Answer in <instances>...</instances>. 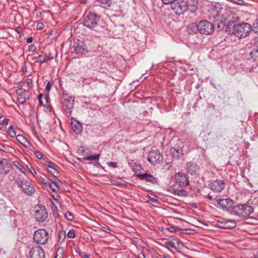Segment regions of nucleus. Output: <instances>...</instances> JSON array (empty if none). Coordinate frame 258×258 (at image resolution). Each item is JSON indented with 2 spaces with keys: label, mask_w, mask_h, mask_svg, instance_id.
<instances>
[{
  "label": "nucleus",
  "mask_w": 258,
  "mask_h": 258,
  "mask_svg": "<svg viewBox=\"0 0 258 258\" xmlns=\"http://www.w3.org/2000/svg\"><path fill=\"white\" fill-rule=\"evenodd\" d=\"M251 31V27L247 23L237 24L235 26L232 33L239 38H245L249 35Z\"/></svg>",
  "instance_id": "1"
},
{
  "label": "nucleus",
  "mask_w": 258,
  "mask_h": 258,
  "mask_svg": "<svg viewBox=\"0 0 258 258\" xmlns=\"http://www.w3.org/2000/svg\"><path fill=\"white\" fill-rule=\"evenodd\" d=\"M191 27L194 29L196 27L199 33L204 35H210L213 33L214 31V25L206 20L201 21L196 25L192 24Z\"/></svg>",
  "instance_id": "2"
},
{
  "label": "nucleus",
  "mask_w": 258,
  "mask_h": 258,
  "mask_svg": "<svg viewBox=\"0 0 258 258\" xmlns=\"http://www.w3.org/2000/svg\"><path fill=\"white\" fill-rule=\"evenodd\" d=\"M100 19L99 15L94 12H90L84 17V25L85 27L91 29H95L98 25V21Z\"/></svg>",
  "instance_id": "3"
},
{
  "label": "nucleus",
  "mask_w": 258,
  "mask_h": 258,
  "mask_svg": "<svg viewBox=\"0 0 258 258\" xmlns=\"http://www.w3.org/2000/svg\"><path fill=\"white\" fill-rule=\"evenodd\" d=\"M232 209L234 214L243 217H248L253 212V208L246 204L236 205L233 207Z\"/></svg>",
  "instance_id": "4"
},
{
  "label": "nucleus",
  "mask_w": 258,
  "mask_h": 258,
  "mask_svg": "<svg viewBox=\"0 0 258 258\" xmlns=\"http://www.w3.org/2000/svg\"><path fill=\"white\" fill-rule=\"evenodd\" d=\"M48 239V233L43 229H39L36 230L33 235L34 241L38 244L44 245L46 244Z\"/></svg>",
  "instance_id": "5"
},
{
  "label": "nucleus",
  "mask_w": 258,
  "mask_h": 258,
  "mask_svg": "<svg viewBox=\"0 0 258 258\" xmlns=\"http://www.w3.org/2000/svg\"><path fill=\"white\" fill-rule=\"evenodd\" d=\"M170 6L172 11L178 15L185 12L188 7L187 3L184 0H175Z\"/></svg>",
  "instance_id": "6"
},
{
  "label": "nucleus",
  "mask_w": 258,
  "mask_h": 258,
  "mask_svg": "<svg viewBox=\"0 0 258 258\" xmlns=\"http://www.w3.org/2000/svg\"><path fill=\"white\" fill-rule=\"evenodd\" d=\"M18 186L27 196H31L35 192V188L33 184L27 180H23L22 182H18Z\"/></svg>",
  "instance_id": "7"
},
{
  "label": "nucleus",
  "mask_w": 258,
  "mask_h": 258,
  "mask_svg": "<svg viewBox=\"0 0 258 258\" xmlns=\"http://www.w3.org/2000/svg\"><path fill=\"white\" fill-rule=\"evenodd\" d=\"M44 250L39 246H33L30 248L28 258H45Z\"/></svg>",
  "instance_id": "8"
},
{
  "label": "nucleus",
  "mask_w": 258,
  "mask_h": 258,
  "mask_svg": "<svg viewBox=\"0 0 258 258\" xmlns=\"http://www.w3.org/2000/svg\"><path fill=\"white\" fill-rule=\"evenodd\" d=\"M35 217L37 221L44 222L47 218V212L44 206H39L35 208Z\"/></svg>",
  "instance_id": "9"
},
{
  "label": "nucleus",
  "mask_w": 258,
  "mask_h": 258,
  "mask_svg": "<svg viewBox=\"0 0 258 258\" xmlns=\"http://www.w3.org/2000/svg\"><path fill=\"white\" fill-rule=\"evenodd\" d=\"M210 18H213L215 22H219L223 24V25L227 24L226 21L228 19V18L225 17L223 14H222L221 11L218 12L216 9H213L212 10Z\"/></svg>",
  "instance_id": "10"
},
{
  "label": "nucleus",
  "mask_w": 258,
  "mask_h": 258,
  "mask_svg": "<svg viewBox=\"0 0 258 258\" xmlns=\"http://www.w3.org/2000/svg\"><path fill=\"white\" fill-rule=\"evenodd\" d=\"M225 184L223 180L217 179L211 181L209 186L215 192H220L225 188Z\"/></svg>",
  "instance_id": "11"
},
{
  "label": "nucleus",
  "mask_w": 258,
  "mask_h": 258,
  "mask_svg": "<svg viewBox=\"0 0 258 258\" xmlns=\"http://www.w3.org/2000/svg\"><path fill=\"white\" fill-rule=\"evenodd\" d=\"M176 183L181 187L187 186L189 184V180L187 175L178 172L175 175Z\"/></svg>",
  "instance_id": "12"
},
{
  "label": "nucleus",
  "mask_w": 258,
  "mask_h": 258,
  "mask_svg": "<svg viewBox=\"0 0 258 258\" xmlns=\"http://www.w3.org/2000/svg\"><path fill=\"white\" fill-rule=\"evenodd\" d=\"M16 94L18 96L17 100L19 103L23 104L27 100L29 99L31 93L22 88H19L16 90Z\"/></svg>",
  "instance_id": "13"
},
{
  "label": "nucleus",
  "mask_w": 258,
  "mask_h": 258,
  "mask_svg": "<svg viewBox=\"0 0 258 258\" xmlns=\"http://www.w3.org/2000/svg\"><path fill=\"white\" fill-rule=\"evenodd\" d=\"M12 168V164L8 159H3L0 161V174L1 175L8 174Z\"/></svg>",
  "instance_id": "14"
},
{
  "label": "nucleus",
  "mask_w": 258,
  "mask_h": 258,
  "mask_svg": "<svg viewBox=\"0 0 258 258\" xmlns=\"http://www.w3.org/2000/svg\"><path fill=\"white\" fill-rule=\"evenodd\" d=\"M185 168L188 173L191 175L198 174L200 171V166L193 161L187 162Z\"/></svg>",
  "instance_id": "15"
},
{
  "label": "nucleus",
  "mask_w": 258,
  "mask_h": 258,
  "mask_svg": "<svg viewBox=\"0 0 258 258\" xmlns=\"http://www.w3.org/2000/svg\"><path fill=\"white\" fill-rule=\"evenodd\" d=\"M74 98L71 97L70 98H66L62 103V107L67 113L71 114L74 107Z\"/></svg>",
  "instance_id": "16"
},
{
  "label": "nucleus",
  "mask_w": 258,
  "mask_h": 258,
  "mask_svg": "<svg viewBox=\"0 0 258 258\" xmlns=\"http://www.w3.org/2000/svg\"><path fill=\"white\" fill-rule=\"evenodd\" d=\"M217 204L222 209L229 211L233 207V202L230 199H223L217 200Z\"/></svg>",
  "instance_id": "17"
},
{
  "label": "nucleus",
  "mask_w": 258,
  "mask_h": 258,
  "mask_svg": "<svg viewBox=\"0 0 258 258\" xmlns=\"http://www.w3.org/2000/svg\"><path fill=\"white\" fill-rule=\"evenodd\" d=\"M72 51L79 55H82L87 49V46L84 44L75 43L71 47Z\"/></svg>",
  "instance_id": "18"
},
{
  "label": "nucleus",
  "mask_w": 258,
  "mask_h": 258,
  "mask_svg": "<svg viewBox=\"0 0 258 258\" xmlns=\"http://www.w3.org/2000/svg\"><path fill=\"white\" fill-rule=\"evenodd\" d=\"M160 154L156 151L149 152L148 156V161L152 164L160 163Z\"/></svg>",
  "instance_id": "19"
},
{
  "label": "nucleus",
  "mask_w": 258,
  "mask_h": 258,
  "mask_svg": "<svg viewBox=\"0 0 258 258\" xmlns=\"http://www.w3.org/2000/svg\"><path fill=\"white\" fill-rule=\"evenodd\" d=\"M237 22H238L237 19L234 18V17H232L231 18L230 17H229L226 21L227 24H224L223 26L226 27L225 31L226 32L230 33L231 30L230 29L231 28H232L233 30L235 26L237 25Z\"/></svg>",
  "instance_id": "20"
},
{
  "label": "nucleus",
  "mask_w": 258,
  "mask_h": 258,
  "mask_svg": "<svg viewBox=\"0 0 258 258\" xmlns=\"http://www.w3.org/2000/svg\"><path fill=\"white\" fill-rule=\"evenodd\" d=\"M45 164L47 166L48 171L51 173L52 175L54 177H57L58 175V172L55 168L56 166L54 163L48 161Z\"/></svg>",
  "instance_id": "21"
},
{
  "label": "nucleus",
  "mask_w": 258,
  "mask_h": 258,
  "mask_svg": "<svg viewBox=\"0 0 258 258\" xmlns=\"http://www.w3.org/2000/svg\"><path fill=\"white\" fill-rule=\"evenodd\" d=\"M137 177L141 180H145L146 181L151 183H154L156 181V178L153 176L147 173L137 174Z\"/></svg>",
  "instance_id": "22"
},
{
  "label": "nucleus",
  "mask_w": 258,
  "mask_h": 258,
  "mask_svg": "<svg viewBox=\"0 0 258 258\" xmlns=\"http://www.w3.org/2000/svg\"><path fill=\"white\" fill-rule=\"evenodd\" d=\"M236 226V223L234 220H227L225 222H221L219 224V226L222 228H229L231 229L235 228Z\"/></svg>",
  "instance_id": "23"
},
{
  "label": "nucleus",
  "mask_w": 258,
  "mask_h": 258,
  "mask_svg": "<svg viewBox=\"0 0 258 258\" xmlns=\"http://www.w3.org/2000/svg\"><path fill=\"white\" fill-rule=\"evenodd\" d=\"M250 59L258 66V48H252L249 53Z\"/></svg>",
  "instance_id": "24"
},
{
  "label": "nucleus",
  "mask_w": 258,
  "mask_h": 258,
  "mask_svg": "<svg viewBox=\"0 0 258 258\" xmlns=\"http://www.w3.org/2000/svg\"><path fill=\"white\" fill-rule=\"evenodd\" d=\"M182 151V149L180 148H172L170 149L171 155L172 156V158L177 159L181 155H183Z\"/></svg>",
  "instance_id": "25"
},
{
  "label": "nucleus",
  "mask_w": 258,
  "mask_h": 258,
  "mask_svg": "<svg viewBox=\"0 0 258 258\" xmlns=\"http://www.w3.org/2000/svg\"><path fill=\"white\" fill-rule=\"evenodd\" d=\"M71 126L73 130L77 133H79L82 131V125L81 123L78 121L74 120L71 122Z\"/></svg>",
  "instance_id": "26"
},
{
  "label": "nucleus",
  "mask_w": 258,
  "mask_h": 258,
  "mask_svg": "<svg viewBox=\"0 0 258 258\" xmlns=\"http://www.w3.org/2000/svg\"><path fill=\"white\" fill-rule=\"evenodd\" d=\"M162 246H164L166 249L170 250L172 248H175V244L172 240H164L162 238Z\"/></svg>",
  "instance_id": "27"
},
{
  "label": "nucleus",
  "mask_w": 258,
  "mask_h": 258,
  "mask_svg": "<svg viewBox=\"0 0 258 258\" xmlns=\"http://www.w3.org/2000/svg\"><path fill=\"white\" fill-rule=\"evenodd\" d=\"M173 194L175 196H178L179 197H187L188 195V192L184 189H173Z\"/></svg>",
  "instance_id": "28"
},
{
  "label": "nucleus",
  "mask_w": 258,
  "mask_h": 258,
  "mask_svg": "<svg viewBox=\"0 0 258 258\" xmlns=\"http://www.w3.org/2000/svg\"><path fill=\"white\" fill-rule=\"evenodd\" d=\"M64 250L62 247H58L56 251L55 258H63Z\"/></svg>",
  "instance_id": "29"
},
{
  "label": "nucleus",
  "mask_w": 258,
  "mask_h": 258,
  "mask_svg": "<svg viewBox=\"0 0 258 258\" xmlns=\"http://www.w3.org/2000/svg\"><path fill=\"white\" fill-rule=\"evenodd\" d=\"M99 154H95L92 156L87 155L86 157L84 158V159L86 160H98L99 158Z\"/></svg>",
  "instance_id": "30"
},
{
  "label": "nucleus",
  "mask_w": 258,
  "mask_h": 258,
  "mask_svg": "<svg viewBox=\"0 0 258 258\" xmlns=\"http://www.w3.org/2000/svg\"><path fill=\"white\" fill-rule=\"evenodd\" d=\"M14 165L18 168L21 172L24 173L26 170L25 167L21 165L19 161H14L13 162Z\"/></svg>",
  "instance_id": "31"
},
{
  "label": "nucleus",
  "mask_w": 258,
  "mask_h": 258,
  "mask_svg": "<svg viewBox=\"0 0 258 258\" xmlns=\"http://www.w3.org/2000/svg\"><path fill=\"white\" fill-rule=\"evenodd\" d=\"M16 139L20 143L24 144L27 142L26 139L21 135H18L16 136Z\"/></svg>",
  "instance_id": "32"
},
{
  "label": "nucleus",
  "mask_w": 258,
  "mask_h": 258,
  "mask_svg": "<svg viewBox=\"0 0 258 258\" xmlns=\"http://www.w3.org/2000/svg\"><path fill=\"white\" fill-rule=\"evenodd\" d=\"M149 197L151 199V200H153L152 205H153L154 206H155V207L157 206V204L158 203V202H157V200H158L157 197L156 195L151 194V196H149Z\"/></svg>",
  "instance_id": "33"
},
{
  "label": "nucleus",
  "mask_w": 258,
  "mask_h": 258,
  "mask_svg": "<svg viewBox=\"0 0 258 258\" xmlns=\"http://www.w3.org/2000/svg\"><path fill=\"white\" fill-rule=\"evenodd\" d=\"M66 232L64 231H60L58 236V241L63 242L66 238Z\"/></svg>",
  "instance_id": "34"
},
{
  "label": "nucleus",
  "mask_w": 258,
  "mask_h": 258,
  "mask_svg": "<svg viewBox=\"0 0 258 258\" xmlns=\"http://www.w3.org/2000/svg\"><path fill=\"white\" fill-rule=\"evenodd\" d=\"M8 134L12 138L16 136V132L12 126H10L8 129Z\"/></svg>",
  "instance_id": "35"
},
{
  "label": "nucleus",
  "mask_w": 258,
  "mask_h": 258,
  "mask_svg": "<svg viewBox=\"0 0 258 258\" xmlns=\"http://www.w3.org/2000/svg\"><path fill=\"white\" fill-rule=\"evenodd\" d=\"M47 58V56L45 55H39L37 57V61L40 63L44 62Z\"/></svg>",
  "instance_id": "36"
},
{
  "label": "nucleus",
  "mask_w": 258,
  "mask_h": 258,
  "mask_svg": "<svg viewBox=\"0 0 258 258\" xmlns=\"http://www.w3.org/2000/svg\"><path fill=\"white\" fill-rule=\"evenodd\" d=\"M64 217L67 220L69 221H72L74 218L73 214L70 212H66L64 214Z\"/></svg>",
  "instance_id": "37"
},
{
  "label": "nucleus",
  "mask_w": 258,
  "mask_h": 258,
  "mask_svg": "<svg viewBox=\"0 0 258 258\" xmlns=\"http://www.w3.org/2000/svg\"><path fill=\"white\" fill-rule=\"evenodd\" d=\"M52 183L53 184L51 183V186H48L49 187H50L53 191H57V190H58L59 188H58V185L57 183L55 182H53L52 181Z\"/></svg>",
  "instance_id": "38"
},
{
  "label": "nucleus",
  "mask_w": 258,
  "mask_h": 258,
  "mask_svg": "<svg viewBox=\"0 0 258 258\" xmlns=\"http://www.w3.org/2000/svg\"><path fill=\"white\" fill-rule=\"evenodd\" d=\"M9 177H12V180L15 181V183L18 185V182H22L23 180H21L19 177H16L15 175H13V174L11 173Z\"/></svg>",
  "instance_id": "39"
},
{
  "label": "nucleus",
  "mask_w": 258,
  "mask_h": 258,
  "mask_svg": "<svg viewBox=\"0 0 258 258\" xmlns=\"http://www.w3.org/2000/svg\"><path fill=\"white\" fill-rule=\"evenodd\" d=\"M167 230L170 232H175L176 231H178L179 232H181L182 231V229L180 228H176L175 227L173 226H171L167 228H166Z\"/></svg>",
  "instance_id": "40"
},
{
  "label": "nucleus",
  "mask_w": 258,
  "mask_h": 258,
  "mask_svg": "<svg viewBox=\"0 0 258 258\" xmlns=\"http://www.w3.org/2000/svg\"><path fill=\"white\" fill-rule=\"evenodd\" d=\"M68 237L71 238H74L75 237L76 234L75 231L73 229L70 230L67 234Z\"/></svg>",
  "instance_id": "41"
},
{
  "label": "nucleus",
  "mask_w": 258,
  "mask_h": 258,
  "mask_svg": "<svg viewBox=\"0 0 258 258\" xmlns=\"http://www.w3.org/2000/svg\"><path fill=\"white\" fill-rule=\"evenodd\" d=\"M99 1L104 5V7H109L111 3V0H99Z\"/></svg>",
  "instance_id": "42"
},
{
  "label": "nucleus",
  "mask_w": 258,
  "mask_h": 258,
  "mask_svg": "<svg viewBox=\"0 0 258 258\" xmlns=\"http://www.w3.org/2000/svg\"><path fill=\"white\" fill-rule=\"evenodd\" d=\"M41 182L43 183V184L45 187L51 186V183H49L48 181H46L44 178L42 177L40 178Z\"/></svg>",
  "instance_id": "43"
},
{
  "label": "nucleus",
  "mask_w": 258,
  "mask_h": 258,
  "mask_svg": "<svg viewBox=\"0 0 258 258\" xmlns=\"http://www.w3.org/2000/svg\"><path fill=\"white\" fill-rule=\"evenodd\" d=\"M252 48H258V35L253 39V46Z\"/></svg>",
  "instance_id": "44"
},
{
  "label": "nucleus",
  "mask_w": 258,
  "mask_h": 258,
  "mask_svg": "<svg viewBox=\"0 0 258 258\" xmlns=\"http://www.w3.org/2000/svg\"><path fill=\"white\" fill-rule=\"evenodd\" d=\"M35 155L37 158H38L39 159H41L43 158V155L42 154V153L40 152H39L38 151H35Z\"/></svg>",
  "instance_id": "45"
},
{
  "label": "nucleus",
  "mask_w": 258,
  "mask_h": 258,
  "mask_svg": "<svg viewBox=\"0 0 258 258\" xmlns=\"http://www.w3.org/2000/svg\"><path fill=\"white\" fill-rule=\"evenodd\" d=\"M37 29L39 30H42L44 28V25L43 23L39 22L37 23L36 26Z\"/></svg>",
  "instance_id": "46"
},
{
  "label": "nucleus",
  "mask_w": 258,
  "mask_h": 258,
  "mask_svg": "<svg viewBox=\"0 0 258 258\" xmlns=\"http://www.w3.org/2000/svg\"><path fill=\"white\" fill-rule=\"evenodd\" d=\"M107 164L109 167H111L114 168L117 167V164L115 162H109L107 163Z\"/></svg>",
  "instance_id": "47"
},
{
  "label": "nucleus",
  "mask_w": 258,
  "mask_h": 258,
  "mask_svg": "<svg viewBox=\"0 0 258 258\" xmlns=\"http://www.w3.org/2000/svg\"><path fill=\"white\" fill-rule=\"evenodd\" d=\"M254 30L256 33H258V19H256L255 23L253 24Z\"/></svg>",
  "instance_id": "48"
},
{
  "label": "nucleus",
  "mask_w": 258,
  "mask_h": 258,
  "mask_svg": "<svg viewBox=\"0 0 258 258\" xmlns=\"http://www.w3.org/2000/svg\"><path fill=\"white\" fill-rule=\"evenodd\" d=\"M51 84L50 82H48L47 83L46 86L45 87V90L46 91L47 93H49L50 89H51Z\"/></svg>",
  "instance_id": "49"
},
{
  "label": "nucleus",
  "mask_w": 258,
  "mask_h": 258,
  "mask_svg": "<svg viewBox=\"0 0 258 258\" xmlns=\"http://www.w3.org/2000/svg\"><path fill=\"white\" fill-rule=\"evenodd\" d=\"M175 0H162V3H164L165 5H168L172 4Z\"/></svg>",
  "instance_id": "50"
},
{
  "label": "nucleus",
  "mask_w": 258,
  "mask_h": 258,
  "mask_svg": "<svg viewBox=\"0 0 258 258\" xmlns=\"http://www.w3.org/2000/svg\"><path fill=\"white\" fill-rule=\"evenodd\" d=\"M36 49V47L33 44H31L29 46V51L34 52L35 51Z\"/></svg>",
  "instance_id": "51"
},
{
  "label": "nucleus",
  "mask_w": 258,
  "mask_h": 258,
  "mask_svg": "<svg viewBox=\"0 0 258 258\" xmlns=\"http://www.w3.org/2000/svg\"><path fill=\"white\" fill-rule=\"evenodd\" d=\"M16 31L18 33L21 34L23 32V29L21 27H17L16 28Z\"/></svg>",
  "instance_id": "52"
},
{
  "label": "nucleus",
  "mask_w": 258,
  "mask_h": 258,
  "mask_svg": "<svg viewBox=\"0 0 258 258\" xmlns=\"http://www.w3.org/2000/svg\"><path fill=\"white\" fill-rule=\"evenodd\" d=\"M102 230L103 231L105 232H107V233H109L110 232V229L108 227H102Z\"/></svg>",
  "instance_id": "53"
},
{
  "label": "nucleus",
  "mask_w": 258,
  "mask_h": 258,
  "mask_svg": "<svg viewBox=\"0 0 258 258\" xmlns=\"http://www.w3.org/2000/svg\"><path fill=\"white\" fill-rule=\"evenodd\" d=\"M33 41V38L32 37H29L27 39L26 42L28 43H31Z\"/></svg>",
  "instance_id": "54"
},
{
  "label": "nucleus",
  "mask_w": 258,
  "mask_h": 258,
  "mask_svg": "<svg viewBox=\"0 0 258 258\" xmlns=\"http://www.w3.org/2000/svg\"><path fill=\"white\" fill-rule=\"evenodd\" d=\"M45 99L46 102H48V100L49 99V93H47L45 95Z\"/></svg>",
  "instance_id": "55"
},
{
  "label": "nucleus",
  "mask_w": 258,
  "mask_h": 258,
  "mask_svg": "<svg viewBox=\"0 0 258 258\" xmlns=\"http://www.w3.org/2000/svg\"><path fill=\"white\" fill-rule=\"evenodd\" d=\"M9 121V120L8 118H5L3 120V123L4 124H8V122Z\"/></svg>",
  "instance_id": "56"
},
{
  "label": "nucleus",
  "mask_w": 258,
  "mask_h": 258,
  "mask_svg": "<svg viewBox=\"0 0 258 258\" xmlns=\"http://www.w3.org/2000/svg\"><path fill=\"white\" fill-rule=\"evenodd\" d=\"M48 60H52L53 58V55L51 53H49L48 56H47Z\"/></svg>",
  "instance_id": "57"
},
{
  "label": "nucleus",
  "mask_w": 258,
  "mask_h": 258,
  "mask_svg": "<svg viewBox=\"0 0 258 258\" xmlns=\"http://www.w3.org/2000/svg\"><path fill=\"white\" fill-rule=\"evenodd\" d=\"M28 84L29 86L30 87L32 88V80H30V81H28Z\"/></svg>",
  "instance_id": "58"
},
{
  "label": "nucleus",
  "mask_w": 258,
  "mask_h": 258,
  "mask_svg": "<svg viewBox=\"0 0 258 258\" xmlns=\"http://www.w3.org/2000/svg\"><path fill=\"white\" fill-rule=\"evenodd\" d=\"M42 97H43V95L42 94H39L38 96V101L42 100Z\"/></svg>",
  "instance_id": "59"
},
{
  "label": "nucleus",
  "mask_w": 258,
  "mask_h": 258,
  "mask_svg": "<svg viewBox=\"0 0 258 258\" xmlns=\"http://www.w3.org/2000/svg\"><path fill=\"white\" fill-rule=\"evenodd\" d=\"M138 258H145V255L143 253H140Z\"/></svg>",
  "instance_id": "60"
},
{
  "label": "nucleus",
  "mask_w": 258,
  "mask_h": 258,
  "mask_svg": "<svg viewBox=\"0 0 258 258\" xmlns=\"http://www.w3.org/2000/svg\"><path fill=\"white\" fill-rule=\"evenodd\" d=\"M207 197L210 200H212L213 199L212 196H211L210 194H208Z\"/></svg>",
  "instance_id": "61"
},
{
  "label": "nucleus",
  "mask_w": 258,
  "mask_h": 258,
  "mask_svg": "<svg viewBox=\"0 0 258 258\" xmlns=\"http://www.w3.org/2000/svg\"><path fill=\"white\" fill-rule=\"evenodd\" d=\"M83 258H90L89 255V254H85V255H84Z\"/></svg>",
  "instance_id": "62"
},
{
  "label": "nucleus",
  "mask_w": 258,
  "mask_h": 258,
  "mask_svg": "<svg viewBox=\"0 0 258 258\" xmlns=\"http://www.w3.org/2000/svg\"><path fill=\"white\" fill-rule=\"evenodd\" d=\"M255 258H258V251L256 252V255H255Z\"/></svg>",
  "instance_id": "63"
},
{
  "label": "nucleus",
  "mask_w": 258,
  "mask_h": 258,
  "mask_svg": "<svg viewBox=\"0 0 258 258\" xmlns=\"http://www.w3.org/2000/svg\"><path fill=\"white\" fill-rule=\"evenodd\" d=\"M39 103L40 104V105H41L42 104V101L40 100V101H39Z\"/></svg>",
  "instance_id": "64"
}]
</instances>
